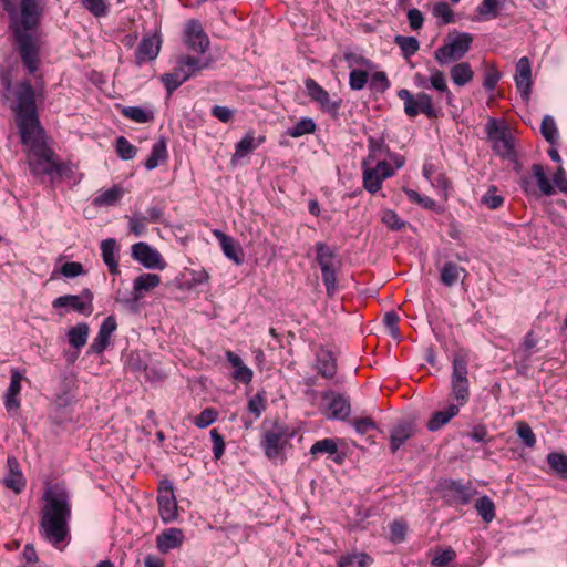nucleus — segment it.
<instances>
[{
  "mask_svg": "<svg viewBox=\"0 0 567 567\" xmlns=\"http://www.w3.org/2000/svg\"><path fill=\"white\" fill-rule=\"evenodd\" d=\"M44 499L40 533L53 547L61 548V544L69 535V520L71 518L69 495L64 491H48Z\"/></svg>",
  "mask_w": 567,
  "mask_h": 567,
  "instance_id": "f257e3e1",
  "label": "nucleus"
},
{
  "mask_svg": "<svg viewBox=\"0 0 567 567\" xmlns=\"http://www.w3.org/2000/svg\"><path fill=\"white\" fill-rule=\"evenodd\" d=\"M33 80L34 84L31 83V80L25 79L16 86V105L12 110L16 114V122L21 136L43 131L40 124L35 100L37 97H43L45 83L43 76H37V79Z\"/></svg>",
  "mask_w": 567,
  "mask_h": 567,
  "instance_id": "f03ea898",
  "label": "nucleus"
},
{
  "mask_svg": "<svg viewBox=\"0 0 567 567\" xmlns=\"http://www.w3.org/2000/svg\"><path fill=\"white\" fill-rule=\"evenodd\" d=\"M21 141L28 147V164L34 176L48 175L53 179L54 175L64 174L66 166L54 159V152L44 141V131L22 135Z\"/></svg>",
  "mask_w": 567,
  "mask_h": 567,
  "instance_id": "7ed1b4c3",
  "label": "nucleus"
},
{
  "mask_svg": "<svg viewBox=\"0 0 567 567\" xmlns=\"http://www.w3.org/2000/svg\"><path fill=\"white\" fill-rule=\"evenodd\" d=\"M12 32L14 48L27 73L37 79L43 76L40 72L42 61L40 39L33 34L38 28L9 27Z\"/></svg>",
  "mask_w": 567,
  "mask_h": 567,
  "instance_id": "20e7f679",
  "label": "nucleus"
},
{
  "mask_svg": "<svg viewBox=\"0 0 567 567\" xmlns=\"http://www.w3.org/2000/svg\"><path fill=\"white\" fill-rule=\"evenodd\" d=\"M9 14V27L39 28L44 8V0H20L19 10L12 0H0Z\"/></svg>",
  "mask_w": 567,
  "mask_h": 567,
  "instance_id": "39448f33",
  "label": "nucleus"
},
{
  "mask_svg": "<svg viewBox=\"0 0 567 567\" xmlns=\"http://www.w3.org/2000/svg\"><path fill=\"white\" fill-rule=\"evenodd\" d=\"M485 133L492 143V150L497 155L507 159L515 158V138L507 126H502L496 118L489 117L485 124Z\"/></svg>",
  "mask_w": 567,
  "mask_h": 567,
  "instance_id": "423d86ee",
  "label": "nucleus"
},
{
  "mask_svg": "<svg viewBox=\"0 0 567 567\" xmlns=\"http://www.w3.org/2000/svg\"><path fill=\"white\" fill-rule=\"evenodd\" d=\"M398 97L403 101V110L409 117H415L420 113L429 118L439 117L440 112L434 107L432 96L425 92L412 94L408 89H401Z\"/></svg>",
  "mask_w": 567,
  "mask_h": 567,
  "instance_id": "0eeeda50",
  "label": "nucleus"
},
{
  "mask_svg": "<svg viewBox=\"0 0 567 567\" xmlns=\"http://www.w3.org/2000/svg\"><path fill=\"white\" fill-rule=\"evenodd\" d=\"M472 42L473 37L470 33H457L449 42L435 50V60L441 65L458 61L467 53Z\"/></svg>",
  "mask_w": 567,
  "mask_h": 567,
  "instance_id": "6e6552de",
  "label": "nucleus"
},
{
  "mask_svg": "<svg viewBox=\"0 0 567 567\" xmlns=\"http://www.w3.org/2000/svg\"><path fill=\"white\" fill-rule=\"evenodd\" d=\"M305 86L309 97L315 101L322 112L331 115L333 118H338L340 114V107L342 104L341 99L332 100L328 91L319 85L313 79L308 78L305 81Z\"/></svg>",
  "mask_w": 567,
  "mask_h": 567,
  "instance_id": "1a4fd4ad",
  "label": "nucleus"
},
{
  "mask_svg": "<svg viewBox=\"0 0 567 567\" xmlns=\"http://www.w3.org/2000/svg\"><path fill=\"white\" fill-rule=\"evenodd\" d=\"M183 40L188 50L199 54H204L210 44L202 22L197 19L185 23Z\"/></svg>",
  "mask_w": 567,
  "mask_h": 567,
  "instance_id": "9d476101",
  "label": "nucleus"
},
{
  "mask_svg": "<svg viewBox=\"0 0 567 567\" xmlns=\"http://www.w3.org/2000/svg\"><path fill=\"white\" fill-rule=\"evenodd\" d=\"M157 503L158 512L163 522L168 523L177 516V501L174 493L173 483L168 480H163L157 488Z\"/></svg>",
  "mask_w": 567,
  "mask_h": 567,
  "instance_id": "9b49d317",
  "label": "nucleus"
},
{
  "mask_svg": "<svg viewBox=\"0 0 567 567\" xmlns=\"http://www.w3.org/2000/svg\"><path fill=\"white\" fill-rule=\"evenodd\" d=\"M53 308L70 307L75 312L90 316L93 312V293L83 289L80 295H64L53 300Z\"/></svg>",
  "mask_w": 567,
  "mask_h": 567,
  "instance_id": "f8f14e48",
  "label": "nucleus"
},
{
  "mask_svg": "<svg viewBox=\"0 0 567 567\" xmlns=\"http://www.w3.org/2000/svg\"><path fill=\"white\" fill-rule=\"evenodd\" d=\"M326 402V409L329 412V417L333 420H346L350 415L351 405L349 399L340 393L333 391H326L321 395Z\"/></svg>",
  "mask_w": 567,
  "mask_h": 567,
  "instance_id": "ddd939ff",
  "label": "nucleus"
},
{
  "mask_svg": "<svg viewBox=\"0 0 567 567\" xmlns=\"http://www.w3.org/2000/svg\"><path fill=\"white\" fill-rule=\"evenodd\" d=\"M213 60L210 58H197L190 55L179 56V86L203 70L209 69Z\"/></svg>",
  "mask_w": 567,
  "mask_h": 567,
  "instance_id": "4468645a",
  "label": "nucleus"
},
{
  "mask_svg": "<svg viewBox=\"0 0 567 567\" xmlns=\"http://www.w3.org/2000/svg\"><path fill=\"white\" fill-rule=\"evenodd\" d=\"M132 257L148 269H163L165 266L161 254L143 241L132 246Z\"/></svg>",
  "mask_w": 567,
  "mask_h": 567,
  "instance_id": "2eb2a0df",
  "label": "nucleus"
},
{
  "mask_svg": "<svg viewBox=\"0 0 567 567\" xmlns=\"http://www.w3.org/2000/svg\"><path fill=\"white\" fill-rule=\"evenodd\" d=\"M416 433L415 422L412 420L400 421L393 426L390 435V450L395 453L408 440Z\"/></svg>",
  "mask_w": 567,
  "mask_h": 567,
  "instance_id": "dca6fc26",
  "label": "nucleus"
},
{
  "mask_svg": "<svg viewBox=\"0 0 567 567\" xmlns=\"http://www.w3.org/2000/svg\"><path fill=\"white\" fill-rule=\"evenodd\" d=\"M159 48L161 40L156 34L144 37L135 50L136 65L141 66L143 63L156 59Z\"/></svg>",
  "mask_w": 567,
  "mask_h": 567,
  "instance_id": "f3484780",
  "label": "nucleus"
},
{
  "mask_svg": "<svg viewBox=\"0 0 567 567\" xmlns=\"http://www.w3.org/2000/svg\"><path fill=\"white\" fill-rule=\"evenodd\" d=\"M116 328V319L113 316L106 317L100 327L97 336L90 344V352L101 354L109 346L110 337Z\"/></svg>",
  "mask_w": 567,
  "mask_h": 567,
  "instance_id": "a211bd4d",
  "label": "nucleus"
},
{
  "mask_svg": "<svg viewBox=\"0 0 567 567\" xmlns=\"http://www.w3.org/2000/svg\"><path fill=\"white\" fill-rule=\"evenodd\" d=\"M515 83L524 100L529 99L532 87V68L528 58L523 56L516 64Z\"/></svg>",
  "mask_w": 567,
  "mask_h": 567,
  "instance_id": "6ab92c4d",
  "label": "nucleus"
},
{
  "mask_svg": "<svg viewBox=\"0 0 567 567\" xmlns=\"http://www.w3.org/2000/svg\"><path fill=\"white\" fill-rule=\"evenodd\" d=\"M213 235L218 239L221 250L228 259L233 260L236 265L244 262L243 248L231 236L218 229H215Z\"/></svg>",
  "mask_w": 567,
  "mask_h": 567,
  "instance_id": "aec40b11",
  "label": "nucleus"
},
{
  "mask_svg": "<svg viewBox=\"0 0 567 567\" xmlns=\"http://www.w3.org/2000/svg\"><path fill=\"white\" fill-rule=\"evenodd\" d=\"M7 466L8 474L3 478V484L7 488L13 491L16 494H19L25 487V480L20 470V464L14 456H8Z\"/></svg>",
  "mask_w": 567,
  "mask_h": 567,
  "instance_id": "412c9836",
  "label": "nucleus"
},
{
  "mask_svg": "<svg viewBox=\"0 0 567 567\" xmlns=\"http://www.w3.org/2000/svg\"><path fill=\"white\" fill-rule=\"evenodd\" d=\"M23 375L19 372L18 369H11V378L10 384L6 393V409L8 411L17 410L20 406V400L18 395L21 392V381Z\"/></svg>",
  "mask_w": 567,
  "mask_h": 567,
  "instance_id": "4be33fe9",
  "label": "nucleus"
},
{
  "mask_svg": "<svg viewBox=\"0 0 567 567\" xmlns=\"http://www.w3.org/2000/svg\"><path fill=\"white\" fill-rule=\"evenodd\" d=\"M316 357L318 373L326 379L333 378L337 373V362L333 353L328 349L321 348L317 351Z\"/></svg>",
  "mask_w": 567,
  "mask_h": 567,
  "instance_id": "5701e85b",
  "label": "nucleus"
},
{
  "mask_svg": "<svg viewBox=\"0 0 567 567\" xmlns=\"http://www.w3.org/2000/svg\"><path fill=\"white\" fill-rule=\"evenodd\" d=\"M159 282L161 278L156 274H142L137 276L133 284V300H140L143 298L145 292H148L157 287Z\"/></svg>",
  "mask_w": 567,
  "mask_h": 567,
  "instance_id": "b1692460",
  "label": "nucleus"
},
{
  "mask_svg": "<svg viewBox=\"0 0 567 567\" xmlns=\"http://www.w3.org/2000/svg\"><path fill=\"white\" fill-rule=\"evenodd\" d=\"M467 271L453 261H446L440 268V281L446 287H453L461 277H466Z\"/></svg>",
  "mask_w": 567,
  "mask_h": 567,
  "instance_id": "393cba45",
  "label": "nucleus"
},
{
  "mask_svg": "<svg viewBox=\"0 0 567 567\" xmlns=\"http://www.w3.org/2000/svg\"><path fill=\"white\" fill-rule=\"evenodd\" d=\"M460 412L458 405L450 404L445 410L436 411L427 421L426 427L431 432H436L447 424Z\"/></svg>",
  "mask_w": 567,
  "mask_h": 567,
  "instance_id": "a878e982",
  "label": "nucleus"
},
{
  "mask_svg": "<svg viewBox=\"0 0 567 567\" xmlns=\"http://www.w3.org/2000/svg\"><path fill=\"white\" fill-rule=\"evenodd\" d=\"M368 148L369 155L362 161V166L371 165L378 157L391 155V151L383 137L369 136Z\"/></svg>",
  "mask_w": 567,
  "mask_h": 567,
  "instance_id": "bb28decb",
  "label": "nucleus"
},
{
  "mask_svg": "<svg viewBox=\"0 0 567 567\" xmlns=\"http://www.w3.org/2000/svg\"><path fill=\"white\" fill-rule=\"evenodd\" d=\"M124 194L125 190L121 185H114L110 189H106L99 194L97 196H95L92 200V204L95 207L114 206L122 199Z\"/></svg>",
  "mask_w": 567,
  "mask_h": 567,
  "instance_id": "cd10ccee",
  "label": "nucleus"
},
{
  "mask_svg": "<svg viewBox=\"0 0 567 567\" xmlns=\"http://www.w3.org/2000/svg\"><path fill=\"white\" fill-rule=\"evenodd\" d=\"M102 258L112 275H117L118 262L116 259V241L113 238L104 239L101 243Z\"/></svg>",
  "mask_w": 567,
  "mask_h": 567,
  "instance_id": "c85d7f7f",
  "label": "nucleus"
},
{
  "mask_svg": "<svg viewBox=\"0 0 567 567\" xmlns=\"http://www.w3.org/2000/svg\"><path fill=\"white\" fill-rule=\"evenodd\" d=\"M121 114L138 124L150 123L154 120V112L150 107L124 106L122 107Z\"/></svg>",
  "mask_w": 567,
  "mask_h": 567,
  "instance_id": "c756f323",
  "label": "nucleus"
},
{
  "mask_svg": "<svg viewBox=\"0 0 567 567\" xmlns=\"http://www.w3.org/2000/svg\"><path fill=\"white\" fill-rule=\"evenodd\" d=\"M89 324L85 322L78 323L74 327H71L68 331V342L71 347L80 350L87 342L89 337Z\"/></svg>",
  "mask_w": 567,
  "mask_h": 567,
  "instance_id": "7c9ffc66",
  "label": "nucleus"
},
{
  "mask_svg": "<svg viewBox=\"0 0 567 567\" xmlns=\"http://www.w3.org/2000/svg\"><path fill=\"white\" fill-rule=\"evenodd\" d=\"M284 435L277 432H266L262 440V447L268 458H276L282 447Z\"/></svg>",
  "mask_w": 567,
  "mask_h": 567,
  "instance_id": "2f4dec72",
  "label": "nucleus"
},
{
  "mask_svg": "<svg viewBox=\"0 0 567 567\" xmlns=\"http://www.w3.org/2000/svg\"><path fill=\"white\" fill-rule=\"evenodd\" d=\"M452 81L457 86H464L473 80L474 72L468 62H460L450 71Z\"/></svg>",
  "mask_w": 567,
  "mask_h": 567,
  "instance_id": "473e14b6",
  "label": "nucleus"
},
{
  "mask_svg": "<svg viewBox=\"0 0 567 567\" xmlns=\"http://www.w3.org/2000/svg\"><path fill=\"white\" fill-rule=\"evenodd\" d=\"M446 489L455 493V502L461 505H467L477 493L471 485H464L458 481H450Z\"/></svg>",
  "mask_w": 567,
  "mask_h": 567,
  "instance_id": "72a5a7b5",
  "label": "nucleus"
},
{
  "mask_svg": "<svg viewBox=\"0 0 567 567\" xmlns=\"http://www.w3.org/2000/svg\"><path fill=\"white\" fill-rule=\"evenodd\" d=\"M156 547L162 554H167L177 547V528L171 527L163 530L156 537Z\"/></svg>",
  "mask_w": 567,
  "mask_h": 567,
  "instance_id": "f704fd0d",
  "label": "nucleus"
},
{
  "mask_svg": "<svg viewBox=\"0 0 567 567\" xmlns=\"http://www.w3.org/2000/svg\"><path fill=\"white\" fill-rule=\"evenodd\" d=\"M451 395L457 402L458 408L465 405L470 400V382L451 380Z\"/></svg>",
  "mask_w": 567,
  "mask_h": 567,
  "instance_id": "c9c22d12",
  "label": "nucleus"
},
{
  "mask_svg": "<svg viewBox=\"0 0 567 567\" xmlns=\"http://www.w3.org/2000/svg\"><path fill=\"white\" fill-rule=\"evenodd\" d=\"M371 563L372 559L364 553L342 555L337 561L339 567H368Z\"/></svg>",
  "mask_w": 567,
  "mask_h": 567,
  "instance_id": "e433bc0d",
  "label": "nucleus"
},
{
  "mask_svg": "<svg viewBox=\"0 0 567 567\" xmlns=\"http://www.w3.org/2000/svg\"><path fill=\"white\" fill-rule=\"evenodd\" d=\"M363 171V187L369 193L374 194L377 193L382 185V178L380 177V174L378 173V169H374L371 167V165L362 166Z\"/></svg>",
  "mask_w": 567,
  "mask_h": 567,
  "instance_id": "4c0bfd02",
  "label": "nucleus"
},
{
  "mask_svg": "<svg viewBox=\"0 0 567 567\" xmlns=\"http://www.w3.org/2000/svg\"><path fill=\"white\" fill-rule=\"evenodd\" d=\"M166 157V144L164 140H161L153 145L151 155L145 161V167L148 171L154 169L159 165L161 162L165 161Z\"/></svg>",
  "mask_w": 567,
  "mask_h": 567,
  "instance_id": "58836bf2",
  "label": "nucleus"
},
{
  "mask_svg": "<svg viewBox=\"0 0 567 567\" xmlns=\"http://www.w3.org/2000/svg\"><path fill=\"white\" fill-rule=\"evenodd\" d=\"M316 260L320 266V269L331 268L332 260L336 258V251L324 243L316 244Z\"/></svg>",
  "mask_w": 567,
  "mask_h": 567,
  "instance_id": "ea45409f",
  "label": "nucleus"
},
{
  "mask_svg": "<svg viewBox=\"0 0 567 567\" xmlns=\"http://www.w3.org/2000/svg\"><path fill=\"white\" fill-rule=\"evenodd\" d=\"M547 463L550 468L561 478L567 480V455L564 453L553 452L547 455Z\"/></svg>",
  "mask_w": 567,
  "mask_h": 567,
  "instance_id": "a19ab883",
  "label": "nucleus"
},
{
  "mask_svg": "<svg viewBox=\"0 0 567 567\" xmlns=\"http://www.w3.org/2000/svg\"><path fill=\"white\" fill-rule=\"evenodd\" d=\"M394 43L400 48L404 58L414 55L419 49L420 43L415 37L396 35Z\"/></svg>",
  "mask_w": 567,
  "mask_h": 567,
  "instance_id": "79ce46f5",
  "label": "nucleus"
},
{
  "mask_svg": "<svg viewBox=\"0 0 567 567\" xmlns=\"http://www.w3.org/2000/svg\"><path fill=\"white\" fill-rule=\"evenodd\" d=\"M475 508L485 523L495 518V505L488 496H482L475 502Z\"/></svg>",
  "mask_w": 567,
  "mask_h": 567,
  "instance_id": "37998d69",
  "label": "nucleus"
},
{
  "mask_svg": "<svg viewBox=\"0 0 567 567\" xmlns=\"http://www.w3.org/2000/svg\"><path fill=\"white\" fill-rule=\"evenodd\" d=\"M316 131V123L311 117H302L296 125L289 127L286 134L290 137H300L312 134Z\"/></svg>",
  "mask_w": 567,
  "mask_h": 567,
  "instance_id": "c03bdc74",
  "label": "nucleus"
},
{
  "mask_svg": "<svg viewBox=\"0 0 567 567\" xmlns=\"http://www.w3.org/2000/svg\"><path fill=\"white\" fill-rule=\"evenodd\" d=\"M540 133L551 145H555L559 138L555 120L550 115H545L540 124Z\"/></svg>",
  "mask_w": 567,
  "mask_h": 567,
  "instance_id": "a18cd8bd",
  "label": "nucleus"
},
{
  "mask_svg": "<svg viewBox=\"0 0 567 567\" xmlns=\"http://www.w3.org/2000/svg\"><path fill=\"white\" fill-rule=\"evenodd\" d=\"M533 174L536 178L537 185L542 194L546 196H551L555 193V188L547 178L544 167L540 164H534L532 166Z\"/></svg>",
  "mask_w": 567,
  "mask_h": 567,
  "instance_id": "49530a36",
  "label": "nucleus"
},
{
  "mask_svg": "<svg viewBox=\"0 0 567 567\" xmlns=\"http://www.w3.org/2000/svg\"><path fill=\"white\" fill-rule=\"evenodd\" d=\"M265 141V137L264 136H260L258 138V144H255V138H254V135L248 133L246 134L237 144H236V152H235V155H234V158L235 157H244L246 156L249 152H251L252 150H255L260 143H262Z\"/></svg>",
  "mask_w": 567,
  "mask_h": 567,
  "instance_id": "de8ad7c7",
  "label": "nucleus"
},
{
  "mask_svg": "<svg viewBox=\"0 0 567 567\" xmlns=\"http://www.w3.org/2000/svg\"><path fill=\"white\" fill-rule=\"evenodd\" d=\"M338 452L337 442L333 439H323L315 442L310 449L312 455L328 454L333 455Z\"/></svg>",
  "mask_w": 567,
  "mask_h": 567,
  "instance_id": "09e8293b",
  "label": "nucleus"
},
{
  "mask_svg": "<svg viewBox=\"0 0 567 567\" xmlns=\"http://www.w3.org/2000/svg\"><path fill=\"white\" fill-rule=\"evenodd\" d=\"M456 558V553L452 547H447L444 549L437 548L435 551V556L431 560L432 566L436 567H450L447 566Z\"/></svg>",
  "mask_w": 567,
  "mask_h": 567,
  "instance_id": "8fccbe9b",
  "label": "nucleus"
},
{
  "mask_svg": "<svg viewBox=\"0 0 567 567\" xmlns=\"http://www.w3.org/2000/svg\"><path fill=\"white\" fill-rule=\"evenodd\" d=\"M433 16L441 20V24H449L454 22V12L444 1L436 2L433 6Z\"/></svg>",
  "mask_w": 567,
  "mask_h": 567,
  "instance_id": "3c124183",
  "label": "nucleus"
},
{
  "mask_svg": "<svg viewBox=\"0 0 567 567\" xmlns=\"http://www.w3.org/2000/svg\"><path fill=\"white\" fill-rule=\"evenodd\" d=\"M116 153L122 159H132L136 153L137 148L132 145L124 136H120L116 140Z\"/></svg>",
  "mask_w": 567,
  "mask_h": 567,
  "instance_id": "603ef678",
  "label": "nucleus"
},
{
  "mask_svg": "<svg viewBox=\"0 0 567 567\" xmlns=\"http://www.w3.org/2000/svg\"><path fill=\"white\" fill-rule=\"evenodd\" d=\"M368 79L369 74L367 71L360 69H352L349 75V85L351 90L360 91L365 86Z\"/></svg>",
  "mask_w": 567,
  "mask_h": 567,
  "instance_id": "864d4df0",
  "label": "nucleus"
},
{
  "mask_svg": "<svg viewBox=\"0 0 567 567\" xmlns=\"http://www.w3.org/2000/svg\"><path fill=\"white\" fill-rule=\"evenodd\" d=\"M467 361L462 355H455L453 359V372L451 380H463L468 381L467 379Z\"/></svg>",
  "mask_w": 567,
  "mask_h": 567,
  "instance_id": "5fc2aeb1",
  "label": "nucleus"
},
{
  "mask_svg": "<svg viewBox=\"0 0 567 567\" xmlns=\"http://www.w3.org/2000/svg\"><path fill=\"white\" fill-rule=\"evenodd\" d=\"M496 192V187L491 186L481 198L482 204L487 206L489 209H497L504 203V197L502 195H497Z\"/></svg>",
  "mask_w": 567,
  "mask_h": 567,
  "instance_id": "6e6d98bb",
  "label": "nucleus"
},
{
  "mask_svg": "<svg viewBox=\"0 0 567 567\" xmlns=\"http://www.w3.org/2000/svg\"><path fill=\"white\" fill-rule=\"evenodd\" d=\"M517 435L527 447H534L536 444V436L532 427L526 422L517 423Z\"/></svg>",
  "mask_w": 567,
  "mask_h": 567,
  "instance_id": "4d7b16f0",
  "label": "nucleus"
},
{
  "mask_svg": "<svg viewBox=\"0 0 567 567\" xmlns=\"http://www.w3.org/2000/svg\"><path fill=\"white\" fill-rule=\"evenodd\" d=\"M81 2L94 17H104L107 14L109 7L105 0H81Z\"/></svg>",
  "mask_w": 567,
  "mask_h": 567,
  "instance_id": "13d9d810",
  "label": "nucleus"
},
{
  "mask_svg": "<svg viewBox=\"0 0 567 567\" xmlns=\"http://www.w3.org/2000/svg\"><path fill=\"white\" fill-rule=\"evenodd\" d=\"M321 277L329 297H332L337 288L336 270L333 267L321 269Z\"/></svg>",
  "mask_w": 567,
  "mask_h": 567,
  "instance_id": "bf43d9fd",
  "label": "nucleus"
},
{
  "mask_svg": "<svg viewBox=\"0 0 567 567\" xmlns=\"http://www.w3.org/2000/svg\"><path fill=\"white\" fill-rule=\"evenodd\" d=\"M382 223L392 230H401L405 226V221L402 220L399 215L391 209L383 213Z\"/></svg>",
  "mask_w": 567,
  "mask_h": 567,
  "instance_id": "052dcab7",
  "label": "nucleus"
},
{
  "mask_svg": "<svg viewBox=\"0 0 567 567\" xmlns=\"http://www.w3.org/2000/svg\"><path fill=\"white\" fill-rule=\"evenodd\" d=\"M217 417V412L214 409L207 408L200 412L194 420L196 426L205 429L213 424Z\"/></svg>",
  "mask_w": 567,
  "mask_h": 567,
  "instance_id": "680f3d73",
  "label": "nucleus"
},
{
  "mask_svg": "<svg viewBox=\"0 0 567 567\" xmlns=\"http://www.w3.org/2000/svg\"><path fill=\"white\" fill-rule=\"evenodd\" d=\"M210 437L213 442V454L216 460H219L225 452L224 436L216 430H210Z\"/></svg>",
  "mask_w": 567,
  "mask_h": 567,
  "instance_id": "e2e57ef3",
  "label": "nucleus"
},
{
  "mask_svg": "<svg viewBox=\"0 0 567 567\" xmlns=\"http://www.w3.org/2000/svg\"><path fill=\"white\" fill-rule=\"evenodd\" d=\"M351 424L355 432L363 435L375 427V423L371 417H358L351 420Z\"/></svg>",
  "mask_w": 567,
  "mask_h": 567,
  "instance_id": "0e129e2a",
  "label": "nucleus"
},
{
  "mask_svg": "<svg viewBox=\"0 0 567 567\" xmlns=\"http://www.w3.org/2000/svg\"><path fill=\"white\" fill-rule=\"evenodd\" d=\"M60 271L64 277L73 278L84 274V268L80 262L68 261L62 265Z\"/></svg>",
  "mask_w": 567,
  "mask_h": 567,
  "instance_id": "69168bd1",
  "label": "nucleus"
},
{
  "mask_svg": "<svg viewBox=\"0 0 567 567\" xmlns=\"http://www.w3.org/2000/svg\"><path fill=\"white\" fill-rule=\"evenodd\" d=\"M429 81L431 83V86L433 89H435L436 91H439V92L447 91L445 76L442 71L436 70V69L432 70Z\"/></svg>",
  "mask_w": 567,
  "mask_h": 567,
  "instance_id": "338daca9",
  "label": "nucleus"
},
{
  "mask_svg": "<svg viewBox=\"0 0 567 567\" xmlns=\"http://www.w3.org/2000/svg\"><path fill=\"white\" fill-rule=\"evenodd\" d=\"M477 12L481 16H491L496 18L498 16V0H484L478 7Z\"/></svg>",
  "mask_w": 567,
  "mask_h": 567,
  "instance_id": "774afa93",
  "label": "nucleus"
}]
</instances>
